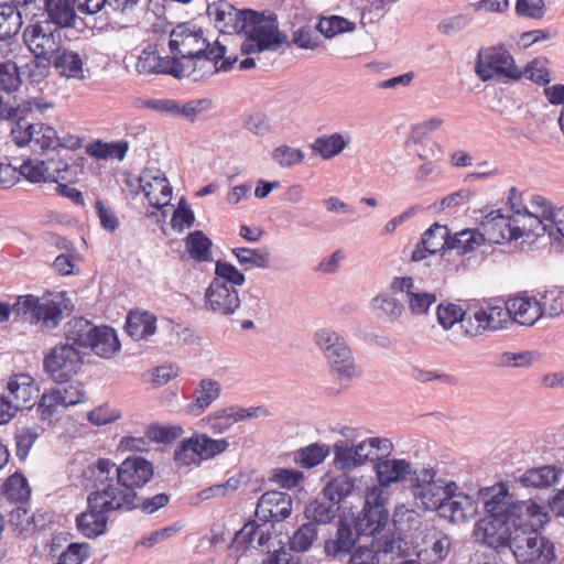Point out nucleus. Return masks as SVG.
<instances>
[{
	"label": "nucleus",
	"instance_id": "58836bf2",
	"mask_svg": "<svg viewBox=\"0 0 564 564\" xmlns=\"http://www.w3.org/2000/svg\"><path fill=\"white\" fill-rule=\"evenodd\" d=\"M95 330L96 325L84 317H74L64 326L66 340L84 348H88V345H91V336Z\"/></svg>",
	"mask_w": 564,
	"mask_h": 564
},
{
	"label": "nucleus",
	"instance_id": "a211bd4d",
	"mask_svg": "<svg viewBox=\"0 0 564 564\" xmlns=\"http://www.w3.org/2000/svg\"><path fill=\"white\" fill-rule=\"evenodd\" d=\"M361 538L362 534L351 518H339L334 536L325 541L324 552L327 557H345L352 553Z\"/></svg>",
	"mask_w": 564,
	"mask_h": 564
},
{
	"label": "nucleus",
	"instance_id": "cd10ccee",
	"mask_svg": "<svg viewBox=\"0 0 564 564\" xmlns=\"http://www.w3.org/2000/svg\"><path fill=\"white\" fill-rule=\"evenodd\" d=\"M138 182L140 188L149 199L150 205L161 208L169 204L172 195V187L169 180L159 170H145L138 178Z\"/></svg>",
	"mask_w": 564,
	"mask_h": 564
},
{
	"label": "nucleus",
	"instance_id": "bb28decb",
	"mask_svg": "<svg viewBox=\"0 0 564 564\" xmlns=\"http://www.w3.org/2000/svg\"><path fill=\"white\" fill-rule=\"evenodd\" d=\"M86 486L95 488L93 492L111 491L110 488H118L117 465L109 458H98L89 464L83 471Z\"/></svg>",
	"mask_w": 564,
	"mask_h": 564
},
{
	"label": "nucleus",
	"instance_id": "f03ea898",
	"mask_svg": "<svg viewBox=\"0 0 564 564\" xmlns=\"http://www.w3.org/2000/svg\"><path fill=\"white\" fill-rule=\"evenodd\" d=\"M516 533L510 547L516 560L522 564H551L555 560L554 544L538 533L545 513L542 507L532 500H522L516 507Z\"/></svg>",
	"mask_w": 564,
	"mask_h": 564
},
{
	"label": "nucleus",
	"instance_id": "ddd939ff",
	"mask_svg": "<svg viewBox=\"0 0 564 564\" xmlns=\"http://www.w3.org/2000/svg\"><path fill=\"white\" fill-rule=\"evenodd\" d=\"M23 41L37 59L48 61L61 51V33L48 21L29 25L23 32Z\"/></svg>",
	"mask_w": 564,
	"mask_h": 564
},
{
	"label": "nucleus",
	"instance_id": "b1692460",
	"mask_svg": "<svg viewBox=\"0 0 564 564\" xmlns=\"http://www.w3.org/2000/svg\"><path fill=\"white\" fill-rule=\"evenodd\" d=\"M390 289L393 292H404L411 314L425 315L430 307L436 303L437 297L432 292L421 291L415 286L412 276L393 278Z\"/></svg>",
	"mask_w": 564,
	"mask_h": 564
},
{
	"label": "nucleus",
	"instance_id": "7ed1b4c3",
	"mask_svg": "<svg viewBox=\"0 0 564 564\" xmlns=\"http://www.w3.org/2000/svg\"><path fill=\"white\" fill-rule=\"evenodd\" d=\"M481 231L488 243H503L519 238H539L545 234V227L539 216L527 208L497 209L488 213L480 223Z\"/></svg>",
	"mask_w": 564,
	"mask_h": 564
},
{
	"label": "nucleus",
	"instance_id": "39448f33",
	"mask_svg": "<svg viewBox=\"0 0 564 564\" xmlns=\"http://www.w3.org/2000/svg\"><path fill=\"white\" fill-rule=\"evenodd\" d=\"M246 29L242 30L247 40L241 45L243 54L276 52L288 42L285 34L279 32V24L274 15H264L253 10H246Z\"/></svg>",
	"mask_w": 564,
	"mask_h": 564
},
{
	"label": "nucleus",
	"instance_id": "2f4dec72",
	"mask_svg": "<svg viewBox=\"0 0 564 564\" xmlns=\"http://www.w3.org/2000/svg\"><path fill=\"white\" fill-rule=\"evenodd\" d=\"M124 329L135 340L148 338L156 332V317L145 311H130Z\"/></svg>",
	"mask_w": 564,
	"mask_h": 564
},
{
	"label": "nucleus",
	"instance_id": "c9c22d12",
	"mask_svg": "<svg viewBox=\"0 0 564 564\" xmlns=\"http://www.w3.org/2000/svg\"><path fill=\"white\" fill-rule=\"evenodd\" d=\"M45 12L54 28H75L77 15L69 0H45Z\"/></svg>",
	"mask_w": 564,
	"mask_h": 564
},
{
	"label": "nucleus",
	"instance_id": "4d7b16f0",
	"mask_svg": "<svg viewBox=\"0 0 564 564\" xmlns=\"http://www.w3.org/2000/svg\"><path fill=\"white\" fill-rule=\"evenodd\" d=\"M174 462L176 466L184 467L189 465H199L200 457L195 444L194 434L183 440L174 451Z\"/></svg>",
	"mask_w": 564,
	"mask_h": 564
},
{
	"label": "nucleus",
	"instance_id": "a18cd8bd",
	"mask_svg": "<svg viewBox=\"0 0 564 564\" xmlns=\"http://www.w3.org/2000/svg\"><path fill=\"white\" fill-rule=\"evenodd\" d=\"M129 150V142L126 140L117 142H102L100 140L87 147V153L98 160L117 159L122 161Z\"/></svg>",
	"mask_w": 564,
	"mask_h": 564
},
{
	"label": "nucleus",
	"instance_id": "052dcab7",
	"mask_svg": "<svg viewBox=\"0 0 564 564\" xmlns=\"http://www.w3.org/2000/svg\"><path fill=\"white\" fill-rule=\"evenodd\" d=\"M355 30V23L338 15L322 18L318 22V31L325 37H333L339 33L351 32Z\"/></svg>",
	"mask_w": 564,
	"mask_h": 564
},
{
	"label": "nucleus",
	"instance_id": "a878e982",
	"mask_svg": "<svg viewBox=\"0 0 564 564\" xmlns=\"http://www.w3.org/2000/svg\"><path fill=\"white\" fill-rule=\"evenodd\" d=\"M8 395L14 410L32 409L39 397V388L34 379L26 373H19L11 377L7 383Z\"/></svg>",
	"mask_w": 564,
	"mask_h": 564
},
{
	"label": "nucleus",
	"instance_id": "603ef678",
	"mask_svg": "<svg viewBox=\"0 0 564 564\" xmlns=\"http://www.w3.org/2000/svg\"><path fill=\"white\" fill-rule=\"evenodd\" d=\"M451 238L447 226L435 223L423 232L422 245H426L425 249L431 248L436 253L449 249Z\"/></svg>",
	"mask_w": 564,
	"mask_h": 564
},
{
	"label": "nucleus",
	"instance_id": "09e8293b",
	"mask_svg": "<svg viewBox=\"0 0 564 564\" xmlns=\"http://www.w3.org/2000/svg\"><path fill=\"white\" fill-rule=\"evenodd\" d=\"M329 453L330 447L327 444L313 443L297 449L294 462L303 468H313L322 464Z\"/></svg>",
	"mask_w": 564,
	"mask_h": 564
},
{
	"label": "nucleus",
	"instance_id": "0eeeda50",
	"mask_svg": "<svg viewBox=\"0 0 564 564\" xmlns=\"http://www.w3.org/2000/svg\"><path fill=\"white\" fill-rule=\"evenodd\" d=\"M314 339L323 351L330 368V372L339 380L351 381L360 376L355 357L345 338L329 328H321Z\"/></svg>",
	"mask_w": 564,
	"mask_h": 564
},
{
	"label": "nucleus",
	"instance_id": "f704fd0d",
	"mask_svg": "<svg viewBox=\"0 0 564 564\" xmlns=\"http://www.w3.org/2000/svg\"><path fill=\"white\" fill-rule=\"evenodd\" d=\"M269 539V533L263 530V525L250 521L235 534L232 546L237 550L246 551L249 547L264 546Z\"/></svg>",
	"mask_w": 564,
	"mask_h": 564
},
{
	"label": "nucleus",
	"instance_id": "ea45409f",
	"mask_svg": "<svg viewBox=\"0 0 564 564\" xmlns=\"http://www.w3.org/2000/svg\"><path fill=\"white\" fill-rule=\"evenodd\" d=\"M560 476L561 469H557L554 466H542L524 471L520 476L519 481L524 487L546 488L556 484Z\"/></svg>",
	"mask_w": 564,
	"mask_h": 564
},
{
	"label": "nucleus",
	"instance_id": "49530a36",
	"mask_svg": "<svg viewBox=\"0 0 564 564\" xmlns=\"http://www.w3.org/2000/svg\"><path fill=\"white\" fill-rule=\"evenodd\" d=\"M236 422L232 406H228L204 416L199 424L213 434H225Z\"/></svg>",
	"mask_w": 564,
	"mask_h": 564
},
{
	"label": "nucleus",
	"instance_id": "9b49d317",
	"mask_svg": "<svg viewBox=\"0 0 564 564\" xmlns=\"http://www.w3.org/2000/svg\"><path fill=\"white\" fill-rule=\"evenodd\" d=\"M226 46L218 41L213 42V48L184 58L175 57L174 69L171 76L177 79L187 78L194 83L208 78L217 73V64L226 54Z\"/></svg>",
	"mask_w": 564,
	"mask_h": 564
},
{
	"label": "nucleus",
	"instance_id": "e433bc0d",
	"mask_svg": "<svg viewBox=\"0 0 564 564\" xmlns=\"http://www.w3.org/2000/svg\"><path fill=\"white\" fill-rule=\"evenodd\" d=\"M338 511L339 506L323 495L322 498H316L305 507L304 514L308 522L316 527V524L330 523L337 517Z\"/></svg>",
	"mask_w": 564,
	"mask_h": 564
},
{
	"label": "nucleus",
	"instance_id": "7c9ffc66",
	"mask_svg": "<svg viewBox=\"0 0 564 564\" xmlns=\"http://www.w3.org/2000/svg\"><path fill=\"white\" fill-rule=\"evenodd\" d=\"M221 393L220 383L212 378L202 379L192 393L187 405L188 412L195 415L204 413Z\"/></svg>",
	"mask_w": 564,
	"mask_h": 564
},
{
	"label": "nucleus",
	"instance_id": "0e129e2a",
	"mask_svg": "<svg viewBox=\"0 0 564 564\" xmlns=\"http://www.w3.org/2000/svg\"><path fill=\"white\" fill-rule=\"evenodd\" d=\"M37 437L39 433L35 427L22 426L15 430V452L20 460H24L28 457L29 452Z\"/></svg>",
	"mask_w": 564,
	"mask_h": 564
},
{
	"label": "nucleus",
	"instance_id": "e2e57ef3",
	"mask_svg": "<svg viewBox=\"0 0 564 564\" xmlns=\"http://www.w3.org/2000/svg\"><path fill=\"white\" fill-rule=\"evenodd\" d=\"M549 61L545 57H535L528 62L522 72V76L539 85H547L551 80L547 68Z\"/></svg>",
	"mask_w": 564,
	"mask_h": 564
},
{
	"label": "nucleus",
	"instance_id": "412c9836",
	"mask_svg": "<svg viewBox=\"0 0 564 564\" xmlns=\"http://www.w3.org/2000/svg\"><path fill=\"white\" fill-rule=\"evenodd\" d=\"M68 171L66 162H55L54 160H25L17 170L18 177L24 176L32 183L52 182L58 183L59 180H65L62 173Z\"/></svg>",
	"mask_w": 564,
	"mask_h": 564
},
{
	"label": "nucleus",
	"instance_id": "4c0bfd02",
	"mask_svg": "<svg viewBox=\"0 0 564 564\" xmlns=\"http://www.w3.org/2000/svg\"><path fill=\"white\" fill-rule=\"evenodd\" d=\"M351 142L350 135L346 133H333L322 135L312 143V150L324 160H329L339 154Z\"/></svg>",
	"mask_w": 564,
	"mask_h": 564
},
{
	"label": "nucleus",
	"instance_id": "c85d7f7f",
	"mask_svg": "<svg viewBox=\"0 0 564 564\" xmlns=\"http://www.w3.org/2000/svg\"><path fill=\"white\" fill-rule=\"evenodd\" d=\"M509 313V324L518 323L522 326H533L543 315L542 304L530 296H517L506 302Z\"/></svg>",
	"mask_w": 564,
	"mask_h": 564
},
{
	"label": "nucleus",
	"instance_id": "6e6d98bb",
	"mask_svg": "<svg viewBox=\"0 0 564 564\" xmlns=\"http://www.w3.org/2000/svg\"><path fill=\"white\" fill-rule=\"evenodd\" d=\"M139 2L140 0H107L104 14L111 20L119 18L123 22H128L132 20ZM115 22L118 23V21Z\"/></svg>",
	"mask_w": 564,
	"mask_h": 564
},
{
	"label": "nucleus",
	"instance_id": "79ce46f5",
	"mask_svg": "<svg viewBox=\"0 0 564 564\" xmlns=\"http://www.w3.org/2000/svg\"><path fill=\"white\" fill-rule=\"evenodd\" d=\"M54 66L62 76L77 79H83L85 77L83 59L80 55L74 51H59L55 56Z\"/></svg>",
	"mask_w": 564,
	"mask_h": 564
},
{
	"label": "nucleus",
	"instance_id": "5fc2aeb1",
	"mask_svg": "<svg viewBox=\"0 0 564 564\" xmlns=\"http://www.w3.org/2000/svg\"><path fill=\"white\" fill-rule=\"evenodd\" d=\"M465 313L466 311L462 306L451 302H442L436 306L437 323L445 330L451 329L457 323H460L463 328Z\"/></svg>",
	"mask_w": 564,
	"mask_h": 564
},
{
	"label": "nucleus",
	"instance_id": "2eb2a0df",
	"mask_svg": "<svg viewBox=\"0 0 564 564\" xmlns=\"http://www.w3.org/2000/svg\"><path fill=\"white\" fill-rule=\"evenodd\" d=\"M169 47L172 56L184 59L213 48V43L204 36L202 29L191 28L183 23L170 32Z\"/></svg>",
	"mask_w": 564,
	"mask_h": 564
},
{
	"label": "nucleus",
	"instance_id": "473e14b6",
	"mask_svg": "<svg viewBox=\"0 0 564 564\" xmlns=\"http://www.w3.org/2000/svg\"><path fill=\"white\" fill-rule=\"evenodd\" d=\"M174 56H160L155 51L144 48L137 62V72L142 75L165 74L171 75L174 69Z\"/></svg>",
	"mask_w": 564,
	"mask_h": 564
},
{
	"label": "nucleus",
	"instance_id": "aec40b11",
	"mask_svg": "<svg viewBox=\"0 0 564 564\" xmlns=\"http://www.w3.org/2000/svg\"><path fill=\"white\" fill-rule=\"evenodd\" d=\"M12 135L19 147H23L34 141L42 150H55L59 144L57 131L43 123L22 124L19 119L17 128L12 129Z\"/></svg>",
	"mask_w": 564,
	"mask_h": 564
},
{
	"label": "nucleus",
	"instance_id": "393cba45",
	"mask_svg": "<svg viewBox=\"0 0 564 564\" xmlns=\"http://www.w3.org/2000/svg\"><path fill=\"white\" fill-rule=\"evenodd\" d=\"M292 505L293 500L290 495L282 491H267L258 501L256 514L264 522H280L291 516Z\"/></svg>",
	"mask_w": 564,
	"mask_h": 564
},
{
	"label": "nucleus",
	"instance_id": "6ab92c4d",
	"mask_svg": "<svg viewBox=\"0 0 564 564\" xmlns=\"http://www.w3.org/2000/svg\"><path fill=\"white\" fill-rule=\"evenodd\" d=\"M247 9H236L230 2L219 0L207 6L206 13L224 34H240L246 29Z\"/></svg>",
	"mask_w": 564,
	"mask_h": 564
},
{
	"label": "nucleus",
	"instance_id": "dca6fc26",
	"mask_svg": "<svg viewBox=\"0 0 564 564\" xmlns=\"http://www.w3.org/2000/svg\"><path fill=\"white\" fill-rule=\"evenodd\" d=\"M205 310L219 315L231 316L242 304L239 292L223 280L213 279L204 294Z\"/></svg>",
	"mask_w": 564,
	"mask_h": 564
},
{
	"label": "nucleus",
	"instance_id": "4468645a",
	"mask_svg": "<svg viewBox=\"0 0 564 564\" xmlns=\"http://www.w3.org/2000/svg\"><path fill=\"white\" fill-rule=\"evenodd\" d=\"M86 391L80 382H70L45 391L37 403L36 412L41 420H52L58 406L68 408L85 401Z\"/></svg>",
	"mask_w": 564,
	"mask_h": 564
},
{
	"label": "nucleus",
	"instance_id": "69168bd1",
	"mask_svg": "<svg viewBox=\"0 0 564 564\" xmlns=\"http://www.w3.org/2000/svg\"><path fill=\"white\" fill-rule=\"evenodd\" d=\"M317 539V529L312 522L302 524L291 539V549L296 552L307 551Z\"/></svg>",
	"mask_w": 564,
	"mask_h": 564
},
{
	"label": "nucleus",
	"instance_id": "5701e85b",
	"mask_svg": "<svg viewBox=\"0 0 564 564\" xmlns=\"http://www.w3.org/2000/svg\"><path fill=\"white\" fill-rule=\"evenodd\" d=\"M417 556L426 563H437L444 560L451 549V540L435 527H426L421 531V539L417 542Z\"/></svg>",
	"mask_w": 564,
	"mask_h": 564
},
{
	"label": "nucleus",
	"instance_id": "1a4fd4ad",
	"mask_svg": "<svg viewBox=\"0 0 564 564\" xmlns=\"http://www.w3.org/2000/svg\"><path fill=\"white\" fill-rule=\"evenodd\" d=\"M107 491L90 492L87 497L88 508L76 518L78 531L91 539L105 533L108 513L112 511H127L121 502L116 501Z\"/></svg>",
	"mask_w": 564,
	"mask_h": 564
},
{
	"label": "nucleus",
	"instance_id": "72a5a7b5",
	"mask_svg": "<svg viewBox=\"0 0 564 564\" xmlns=\"http://www.w3.org/2000/svg\"><path fill=\"white\" fill-rule=\"evenodd\" d=\"M88 348L99 357L111 358L120 349V341L112 327L96 326L91 336V345H88Z\"/></svg>",
	"mask_w": 564,
	"mask_h": 564
},
{
	"label": "nucleus",
	"instance_id": "774afa93",
	"mask_svg": "<svg viewBox=\"0 0 564 564\" xmlns=\"http://www.w3.org/2000/svg\"><path fill=\"white\" fill-rule=\"evenodd\" d=\"M542 216L544 223L542 220V226L545 227V234L547 232L550 237H555V235H560L564 238V206L558 209H543Z\"/></svg>",
	"mask_w": 564,
	"mask_h": 564
},
{
	"label": "nucleus",
	"instance_id": "c03bdc74",
	"mask_svg": "<svg viewBox=\"0 0 564 564\" xmlns=\"http://www.w3.org/2000/svg\"><path fill=\"white\" fill-rule=\"evenodd\" d=\"M21 6L15 3L0 4V40H7L14 36L22 25Z\"/></svg>",
	"mask_w": 564,
	"mask_h": 564
},
{
	"label": "nucleus",
	"instance_id": "8fccbe9b",
	"mask_svg": "<svg viewBox=\"0 0 564 564\" xmlns=\"http://www.w3.org/2000/svg\"><path fill=\"white\" fill-rule=\"evenodd\" d=\"M231 253L246 271L253 268L265 269L270 265V254L268 251L262 252L260 249L238 247L234 248Z\"/></svg>",
	"mask_w": 564,
	"mask_h": 564
},
{
	"label": "nucleus",
	"instance_id": "864d4df0",
	"mask_svg": "<svg viewBox=\"0 0 564 564\" xmlns=\"http://www.w3.org/2000/svg\"><path fill=\"white\" fill-rule=\"evenodd\" d=\"M465 322L463 324V333L467 337H476L486 332L485 327V310L481 304H469L465 308Z\"/></svg>",
	"mask_w": 564,
	"mask_h": 564
},
{
	"label": "nucleus",
	"instance_id": "338daca9",
	"mask_svg": "<svg viewBox=\"0 0 564 564\" xmlns=\"http://www.w3.org/2000/svg\"><path fill=\"white\" fill-rule=\"evenodd\" d=\"M213 279L223 280L224 283L232 285L234 288L240 286L246 282V276L234 264L223 260L216 261L215 276Z\"/></svg>",
	"mask_w": 564,
	"mask_h": 564
},
{
	"label": "nucleus",
	"instance_id": "de8ad7c7",
	"mask_svg": "<svg viewBox=\"0 0 564 564\" xmlns=\"http://www.w3.org/2000/svg\"><path fill=\"white\" fill-rule=\"evenodd\" d=\"M485 242H487V238L479 229H464L452 236L449 249H458L459 254L465 256L475 251Z\"/></svg>",
	"mask_w": 564,
	"mask_h": 564
},
{
	"label": "nucleus",
	"instance_id": "c756f323",
	"mask_svg": "<svg viewBox=\"0 0 564 564\" xmlns=\"http://www.w3.org/2000/svg\"><path fill=\"white\" fill-rule=\"evenodd\" d=\"M375 469L379 484L384 487L402 482L408 488L410 478H412L415 471L410 462L399 458L381 459L376 464Z\"/></svg>",
	"mask_w": 564,
	"mask_h": 564
},
{
	"label": "nucleus",
	"instance_id": "4be33fe9",
	"mask_svg": "<svg viewBox=\"0 0 564 564\" xmlns=\"http://www.w3.org/2000/svg\"><path fill=\"white\" fill-rule=\"evenodd\" d=\"M435 510L442 518L454 523H462L477 514L478 503L473 497L453 490Z\"/></svg>",
	"mask_w": 564,
	"mask_h": 564
},
{
	"label": "nucleus",
	"instance_id": "20e7f679",
	"mask_svg": "<svg viewBox=\"0 0 564 564\" xmlns=\"http://www.w3.org/2000/svg\"><path fill=\"white\" fill-rule=\"evenodd\" d=\"M67 301L64 292H52L41 297L33 294L20 295L12 306L0 302V323L7 322L14 314L42 329L52 330L62 323Z\"/></svg>",
	"mask_w": 564,
	"mask_h": 564
},
{
	"label": "nucleus",
	"instance_id": "37998d69",
	"mask_svg": "<svg viewBox=\"0 0 564 564\" xmlns=\"http://www.w3.org/2000/svg\"><path fill=\"white\" fill-rule=\"evenodd\" d=\"M1 494L8 501L13 503H24L29 500L31 488L26 478L15 473L7 478L1 485Z\"/></svg>",
	"mask_w": 564,
	"mask_h": 564
},
{
	"label": "nucleus",
	"instance_id": "9d476101",
	"mask_svg": "<svg viewBox=\"0 0 564 564\" xmlns=\"http://www.w3.org/2000/svg\"><path fill=\"white\" fill-rule=\"evenodd\" d=\"M475 72L482 82L494 78L518 80L522 77L521 69L517 67L512 55L503 45L480 48Z\"/></svg>",
	"mask_w": 564,
	"mask_h": 564
},
{
	"label": "nucleus",
	"instance_id": "13d9d810",
	"mask_svg": "<svg viewBox=\"0 0 564 564\" xmlns=\"http://www.w3.org/2000/svg\"><path fill=\"white\" fill-rule=\"evenodd\" d=\"M355 446L348 445L345 441L334 444L335 466L341 470H350L361 466L359 457L354 454Z\"/></svg>",
	"mask_w": 564,
	"mask_h": 564
},
{
	"label": "nucleus",
	"instance_id": "a19ab883",
	"mask_svg": "<svg viewBox=\"0 0 564 564\" xmlns=\"http://www.w3.org/2000/svg\"><path fill=\"white\" fill-rule=\"evenodd\" d=\"M186 251L197 262H209L213 260V241L202 231L195 230L185 239Z\"/></svg>",
	"mask_w": 564,
	"mask_h": 564
},
{
	"label": "nucleus",
	"instance_id": "423d86ee",
	"mask_svg": "<svg viewBox=\"0 0 564 564\" xmlns=\"http://www.w3.org/2000/svg\"><path fill=\"white\" fill-rule=\"evenodd\" d=\"M153 476V465L140 456L126 458L117 466L118 488L107 491L116 501L121 502L127 511L134 510L137 489L143 487Z\"/></svg>",
	"mask_w": 564,
	"mask_h": 564
},
{
	"label": "nucleus",
	"instance_id": "680f3d73",
	"mask_svg": "<svg viewBox=\"0 0 564 564\" xmlns=\"http://www.w3.org/2000/svg\"><path fill=\"white\" fill-rule=\"evenodd\" d=\"M355 488L349 477H339L329 481L323 489V495L339 506L340 501L349 496Z\"/></svg>",
	"mask_w": 564,
	"mask_h": 564
},
{
	"label": "nucleus",
	"instance_id": "3c124183",
	"mask_svg": "<svg viewBox=\"0 0 564 564\" xmlns=\"http://www.w3.org/2000/svg\"><path fill=\"white\" fill-rule=\"evenodd\" d=\"M195 444L198 448L200 460L213 459L225 453L229 448V442L226 438H212L205 433H194Z\"/></svg>",
	"mask_w": 564,
	"mask_h": 564
},
{
	"label": "nucleus",
	"instance_id": "bf43d9fd",
	"mask_svg": "<svg viewBox=\"0 0 564 564\" xmlns=\"http://www.w3.org/2000/svg\"><path fill=\"white\" fill-rule=\"evenodd\" d=\"M485 310V327L486 332H496L507 328L509 325V313L505 306L500 305H482Z\"/></svg>",
	"mask_w": 564,
	"mask_h": 564
},
{
	"label": "nucleus",
	"instance_id": "f3484780",
	"mask_svg": "<svg viewBox=\"0 0 564 564\" xmlns=\"http://www.w3.org/2000/svg\"><path fill=\"white\" fill-rule=\"evenodd\" d=\"M356 522L362 536H372L382 532L389 520V512L384 506V499L381 495H368L361 513L357 518H351Z\"/></svg>",
	"mask_w": 564,
	"mask_h": 564
},
{
	"label": "nucleus",
	"instance_id": "f8f14e48",
	"mask_svg": "<svg viewBox=\"0 0 564 564\" xmlns=\"http://www.w3.org/2000/svg\"><path fill=\"white\" fill-rule=\"evenodd\" d=\"M82 365L80 352L68 343L55 345L43 359L45 373L56 383L68 382Z\"/></svg>",
	"mask_w": 564,
	"mask_h": 564
},
{
	"label": "nucleus",
	"instance_id": "6e6552de",
	"mask_svg": "<svg viewBox=\"0 0 564 564\" xmlns=\"http://www.w3.org/2000/svg\"><path fill=\"white\" fill-rule=\"evenodd\" d=\"M408 489L424 509L435 510L448 492L458 490V486L455 481L438 476L433 467H422L415 468Z\"/></svg>",
	"mask_w": 564,
	"mask_h": 564
},
{
	"label": "nucleus",
	"instance_id": "f257e3e1",
	"mask_svg": "<svg viewBox=\"0 0 564 564\" xmlns=\"http://www.w3.org/2000/svg\"><path fill=\"white\" fill-rule=\"evenodd\" d=\"M486 516L476 523L475 535L482 544L500 551L511 547L517 529L516 517L520 512L516 507L521 501H513L508 488L500 484L479 491Z\"/></svg>",
	"mask_w": 564,
	"mask_h": 564
}]
</instances>
